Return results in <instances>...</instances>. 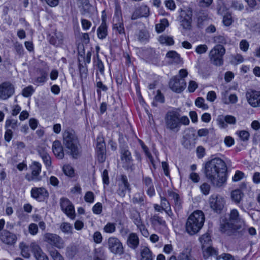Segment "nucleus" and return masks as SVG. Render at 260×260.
Masks as SVG:
<instances>
[{"mask_svg": "<svg viewBox=\"0 0 260 260\" xmlns=\"http://www.w3.org/2000/svg\"><path fill=\"white\" fill-rule=\"evenodd\" d=\"M206 178L215 187L225 185L228 178V168L224 160L215 157L207 161L204 166Z\"/></svg>", "mask_w": 260, "mask_h": 260, "instance_id": "obj_1", "label": "nucleus"}, {"mask_svg": "<svg viewBox=\"0 0 260 260\" xmlns=\"http://www.w3.org/2000/svg\"><path fill=\"white\" fill-rule=\"evenodd\" d=\"M189 119L186 116H181L176 111H168L165 116V127L170 132L177 133L181 125H188Z\"/></svg>", "mask_w": 260, "mask_h": 260, "instance_id": "obj_2", "label": "nucleus"}, {"mask_svg": "<svg viewBox=\"0 0 260 260\" xmlns=\"http://www.w3.org/2000/svg\"><path fill=\"white\" fill-rule=\"evenodd\" d=\"M244 224V220L240 217L238 210L232 209L229 214L228 219L220 224V230L223 233L231 235L240 230Z\"/></svg>", "mask_w": 260, "mask_h": 260, "instance_id": "obj_3", "label": "nucleus"}, {"mask_svg": "<svg viewBox=\"0 0 260 260\" xmlns=\"http://www.w3.org/2000/svg\"><path fill=\"white\" fill-rule=\"evenodd\" d=\"M63 143L74 158H78L81 154V147L77 137L72 129H66L63 133Z\"/></svg>", "mask_w": 260, "mask_h": 260, "instance_id": "obj_4", "label": "nucleus"}, {"mask_svg": "<svg viewBox=\"0 0 260 260\" xmlns=\"http://www.w3.org/2000/svg\"><path fill=\"white\" fill-rule=\"evenodd\" d=\"M205 216L201 210L194 211L188 218L186 223V230L190 235L197 234L204 225Z\"/></svg>", "mask_w": 260, "mask_h": 260, "instance_id": "obj_5", "label": "nucleus"}, {"mask_svg": "<svg viewBox=\"0 0 260 260\" xmlns=\"http://www.w3.org/2000/svg\"><path fill=\"white\" fill-rule=\"evenodd\" d=\"M225 50L221 45H217L209 52V57L212 63L216 66L223 64V56Z\"/></svg>", "mask_w": 260, "mask_h": 260, "instance_id": "obj_6", "label": "nucleus"}, {"mask_svg": "<svg viewBox=\"0 0 260 260\" xmlns=\"http://www.w3.org/2000/svg\"><path fill=\"white\" fill-rule=\"evenodd\" d=\"M29 169L30 172L26 173L25 175V178L28 181L38 182L42 180V177L41 175L42 165L40 162L36 161H33L29 166Z\"/></svg>", "mask_w": 260, "mask_h": 260, "instance_id": "obj_7", "label": "nucleus"}, {"mask_svg": "<svg viewBox=\"0 0 260 260\" xmlns=\"http://www.w3.org/2000/svg\"><path fill=\"white\" fill-rule=\"evenodd\" d=\"M225 201L223 197L218 194H212L209 199L211 209L215 213L220 214L224 209Z\"/></svg>", "mask_w": 260, "mask_h": 260, "instance_id": "obj_8", "label": "nucleus"}, {"mask_svg": "<svg viewBox=\"0 0 260 260\" xmlns=\"http://www.w3.org/2000/svg\"><path fill=\"white\" fill-rule=\"evenodd\" d=\"M180 14L178 19L181 26L185 29H190L192 22V12L190 8L180 10Z\"/></svg>", "mask_w": 260, "mask_h": 260, "instance_id": "obj_9", "label": "nucleus"}, {"mask_svg": "<svg viewBox=\"0 0 260 260\" xmlns=\"http://www.w3.org/2000/svg\"><path fill=\"white\" fill-rule=\"evenodd\" d=\"M43 237L44 241L52 246L58 249H62L64 247L63 239L57 234L46 233L43 235Z\"/></svg>", "mask_w": 260, "mask_h": 260, "instance_id": "obj_10", "label": "nucleus"}, {"mask_svg": "<svg viewBox=\"0 0 260 260\" xmlns=\"http://www.w3.org/2000/svg\"><path fill=\"white\" fill-rule=\"evenodd\" d=\"M113 29L118 32L119 35L124 36L125 30L119 8L116 7L115 12L113 18Z\"/></svg>", "mask_w": 260, "mask_h": 260, "instance_id": "obj_11", "label": "nucleus"}, {"mask_svg": "<svg viewBox=\"0 0 260 260\" xmlns=\"http://www.w3.org/2000/svg\"><path fill=\"white\" fill-rule=\"evenodd\" d=\"M108 246L110 251L115 254L123 253V247L122 243L116 237H111L108 239Z\"/></svg>", "mask_w": 260, "mask_h": 260, "instance_id": "obj_12", "label": "nucleus"}, {"mask_svg": "<svg viewBox=\"0 0 260 260\" xmlns=\"http://www.w3.org/2000/svg\"><path fill=\"white\" fill-rule=\"evenodd\" d=\"M60 205L62 211L70 218L73 219L75 217L74 207L70 201L65 198L60 200Z\"/></svg>", "mask_w": 260, "mask_h": 260, "instance_id": "obj_13", "label": "nucleus"}, {"mask_svg": "<svg viewBox=\"0 0 260 260\" xmlns=\"http://www.w3.org/2000/svg\"><path fill=\"white\" fill-rule=\"evenodd\" d=\"M15 89L10 82H5L0 84V99L5 100L11 97L14 93Z\"/></svg>", "mask_w": 260, "mask_h": 260, "instance_id": "obj_14", "label": "nucleus"}, {"mask_svg": "<svg viewBox=\"0 0 260 260\" xmlns=\"http://www.w3.org/2000/svg\"><path fill=\"white\" fill-rule=\"evenodd\" d=\"M31 196L39 202H43L46 200L49 197L48 190L43 187H33L31 188Z\"/></svg>", "mask_w": 260, "mask_h": 260, "instance_id": "obj_15", "label": "nucleus"}, {"mask_svg": "<svg viewBox=\"0 0 260 260\" xmlns=\"http://www.w3.org/2000/svg\"><path fill=\"white\" fill-rule=\"evenodd\" d=\"M186 83L184 79H179L177 76L173 77L169 82V87L177 93L182 92L186 87Z\"/></svg>", "mask_w": 260, "mask_h": 260, "instance_id": "obj_16", "label": "nucleus"}, {"mask_svg": "<svg viewBox=\"0 0 260 260\" xmlns=\"http://www.w3.org/2000/svg\"><path fill=\"white\" fill-rule=\"evenodd\" d=\"M217 122L221 128H225L228 127V124H235L236 123V118L232 115L223 116L220 115L217 118Z\"/></svg>", "mask_w": 260, "mask_h": 260, "instance_id": "obj_17", "label": "nucleus"}, {"mask_svg": "<svg viewBox=\"0 0 260 260\" xmlns=\"http://www.w3.org/2000/svg\"><path fill=\"white\" fill-rule=\"evenodd\" d=\"M30 247L36 260H49L48 256L38 244L31 243Z\"/></svg>", "mask_w": 260, "mask_h": 260, "instance_id": "obj_18", "label": "nucleus"}, {"mask_svg": "<svg viewBox=\"0 0 260 260\" xmlns=\"http://www.w3.org/2000/svg\"><path fill=\"white\" fill-rule=\"evenodd\" d=\"M248 103L253 107H260V91H251L246 93Z\"/></svg>", "mask_w": 260, "mask_h": 260, "instance_id": "obj_19", "label": "nucleus"}, {"mask_svg": "<svg viewBox=\"0 0 260 260\" xmlns=\"http://www.w3.org/2000/svg\"><path fill=\"white\" fill-rule=\"evenodd\" d=\"M63 36L60 31L53 30L49 35V41L50 44L59 46L63 43Z\"/></svg>", "mask_w": 260, "mask_h": 260, "instance_id": "obj_20", "label": "nucleus"}, {"mask_svg": "<svg viewBox=\"0 0 260 260\" xmlns=\"http://www.w3.org/2000/svg\"><path fill=\"white\" fill-rule=\"evenodd\" d=\"M149 14V8L146 5H142L135 9L132 14L131 19L136 20L141 17H147Z\"/></svg>", "mask_w": 260, "mask_h": 260, "instance_id": "obj_21", "label": "nucleus"}, {"mask_svg": "<svg viewBox=\"0 0 260 260\" xmlns=\"http://www.w3.org/2000/svg\"><path fill=\"white\" fill-rule=\"evenodd\" d=\"M0 239L6 244L13 245L16 243L17 237L15 234L5 230L1 233Z\"/></svg>", "mask_w": 260, "mask_h": 260, "instance_id": "obj_22", "label": "nucleus"}, {"mask_svg": "<svg viewBox=\"0 0 260 260\" xmlns=\"http://www.w3.org/2000/svg\"><path fill=\"white\" fill-rule=\"evenodd\" d=\"M39 155L41 156L45 164L46 167L49 169L51 167V157L47 153V151L45 147H39L38 150Z\"/></svg>", "mask_w": 260, "mask_h": 260, "instance_id": "obj_23", "label": "nucleus"}, {"mask_svg": "<svg viewBox=\"0 0 260 260\" xmlns=\"http://www.w3.org/2000/svg\"><path fill=\"white\" fill-rule=\"evenodd\" d=\"M126 243L127 246L132 249H136L139 245V238L136 233H132L127 237Z\"/></svg>", "mask_w": 260, "mask_h": 260, "instance_id": "obj_24", "label": "nucleus"}, {"mask_svg": "<svg viewBox=\"0 0 260 260\" xmlns=\"http://www.w3.org/2000/svg\"><path fill=\"white\" fill-rule=\"evenodd\" d=\"M130 190L129 184L126 176H121V183L119 184L118 193L121 197H124L126 190Z\"/></svg>", "mask_w": 260, "mask_h": 260, "instance_id": "obj_25", "label": "nucleus"}, {"mask_svg": "<svg viewBox=\"0 0 260 260\" xmlns=\"http://www.w3.org/2000/svg\"><path fill=\"white\" fill-rule=\"evenodd\" d=\"M52 151L57 158L62 159L64 157L63 148L60 141L56 140L53 143Z\"/></svg>", "mask_w": 260, "mask_h": 260, "instance_id": "obj_26", "label": "nucleus"}, {"mask_svg": "<svg viewBox=\"0 0 260 260\" xmlns=\"http://www.w3.org/2000/svg\"><path fill=\"white\" fill-rule=\"evenodd\" d=\"M166 57L170 59L172 63L181 64L183 63L180 55L175 51H169L166 54Z\"/></svg>", "mask_w": 260, "mask_h": 260, "instance_id": "obj_27", "label": "nucleus"}, {"mask_svg": "<svg viewBox=\"0 0 260 260\" xmlns=\"http://www.w3.org/2000/svg\"><path fill=\"white\" fill-rule=\"evenodd\" d=\"M150 222L152 226L156 228L158 226H166V223L162 217L159 216L158 214H154L150 218Z\"/></svg>", "mask_w": 260, "mask_h": 260, "instance_id": "obj_28", "label": "nucleus"}, {"mask_svg": "<svg viewBox=\"0 0 260 260\" xmlns=\"http://www.w3.org/2000/svg\"><path fill=\"white\" fill-rule=\"evenodd\" d=\"M140 260H153V255L150 249L146 246L142 247L140 251Z\"/></svg>", "mask_w": 260, "mask_h": 260, "instance_id": "obj_29", "label": "nucleus"}, {"mask_svg": "<svg viewBox=\"0 0 260 260\" xmlns=\"http://www.w3.org/2000/svg\"><path fill=\"white\" fill-rule=\"evenodd\" d=\"M78 2L81 7V13L86 14L89 13L92 8L91 5L89 4V0H78Z\"/></svg>", "mask_w": 260, "mask_h": 260, "instance_id": "obj_30", "label": "nucleus"}, {"mask_svg": "<svg viewBox=\"0 0 260 260\" xmlns=\"http://www.w3.org/2000/svg\"><path fill=\"white\" fill-rule=\"evenodd\" d=\"M202 250L203 256L205 258H207L210 256L217 255L218 254L217 249L211 246L202 248Z\"/></svg>", "mask_w": 260, "mask_h": 260, "instance_id": "obj_31", "label": "nucleus"}, {"mask_svg": "<svg viewBox=\"0 0 260 260\" xmlns=\"http://www.w3.org/2000/svg\"><path fill=\"white\" fill-rule=\"evenodd\" d=\"M200 242L202 245V248H204L206 247L211 246L212 240L209 234L206 233L200 237Z\"/></svg>", "mask_w": 260, "mask_h": 260, "instance_id": "obj_32", "label": "nucleus"}, {"mask_svg": "<svg viewBox=\"0 0 260 260\" xmlns=\"http://www.w3.org/2000/svg\"><path fill=\"white\" fill-rule=\"evenodd\" d=\"M243 193L239 189L233 190L231 193V197L235 203H239L243 197Z\"/></svg>", "mask_w": 260, "mask_h": 260, "instance_id": "obj_33", "label": "nucleus"}, {"mask_svg": "<svg viewBox=\"0 0 260 260\" xmlns=\"http://www.w3.org/2000/svg\"><path fill=\"white\" fill-rule=\"evenodd\" d=\"M97 34L100 39H104L107 36V27L105 22L103 21L98 28Z\"/></svg>", "mask_w": 260, "mask_h": 260, "instance_id": "obj_34", "label": "nucleus"}, {"mask_svg": "<svg viewBox=\"0 0 260 260\" xmlns=\"http://www.w3.org/2000/svg\"><path fill=\"white\" fill-rule=\"evenodd\" d=\"M158 41L161 44H165L169 46L172 45L174 43L173 38L166 35H162L159 36Z\"/></svg>", "mask_w": 260, "mask_h": 260, "instance_id": "obj_35", "label": "nucleus"}, {"mask_svg": "<svg viewBox=\"0 0 260 260\" xmlns=\"http://www.w3.org/2000/svg\"><path fill=\"white\" fill-rule=\"evenodd\" d=\"M131 218L133 220L134 223L137 226L143 223L140 213L136 210H134L131 212Z\"/></svg>", "mask_w": 260, "mask_h": 260, "instance_id": "obj_36", "label": "nucleus"}, {"mask_svg": "<svg viewBox=\"0 0 260 260\" xmlns=\"http://www.w3.org/2000/svg\"><path fill=\"white\" fill-rule=\"evenodd\" d=\"M121 159L125 162H130L132 161L131 152L126 148H122L120 151Z\"/></svg>", "mask_w": 260, "mask_h": 260, "instance_id": "obj_37", "label": "nucleus"}, {"mask_svg": "<svg viewBox=\"0 0 260 260\" xmlns=\"http://www.w3.org/2000/svg\"><path fill=\"white\" fill-rule=\"evenodd\" d=\"M138 39L141 42H147L149 38L148 32L145 29H142L139 31L137 35Z\"/></svg>", "mask_w": 260, "mask_h": 260, "instance_id": "obj_38", "label": "nucleus"}, {"mask_svg": "<svg viewBox=\"0 0 260 260\" xmlns=\"http://www.w3.org/2000/svg\"><path fill=\"white\" fill-rule=\"evenodd\" d=\"M169 26V22L167 19H163L160 22L156 24L155 29L158 32H162Z\"/></svg>", "mask_w": 260, "mask_h": 260, "instance_id": "obj_39", "label": "nucleus"}, {"mask_svg": "<svg viewBox=\"0 0 260 260\" xmlns=\"http://www.w3.org/2000/svg\"><path fill=\"white\" fill-rule=\"evenodd\" d=\"M103 231L107 234H112L116 231V224L112 222H108L104 227Z\"/></svg>", "mask_w": 260, "mask_h": 260, "instance_id": "obj_40", "label": "nucleus"}, {"mask_svg": "<svg viewBox=\"0 0 260 260\" xmlns=\"http://www.w3.org/2000/svg\"><path fill=\"white\" fill-rule=\"evenodd\" d=\"M61 231L65 234H72L73 228L71 224L68 222H62L60 225Z\"/></svg>", "mask_w": 260, "mask_h": 260, "instance_id": "obj_41", "label": "nucleus"}, {"mask_svg": "<svg viewBox=\"0 0 260 260\" xmlns=\"http://www.w3.org/2000/svg\"><path fill=\"white\" fill-rule=\"evenodd\" d=\"M40 76L38 77L35 79V83H43L45 82L47 79L48 74L44 70L40 71Z\"/></svg>", "mask_w": 260, "mask_h": 260, "instance_id": "obj_42", "label": "nucleus"}, {"mask_svg": "<svg viewBox=\"0 0 260 260\" xmlns=\"http://www.w3.org/2000/svg\"><path fill=\"white\" fill-rule=\"evenodd\" d=\"M195 105L198 107L204 110H206L208 108L207 104H205V100L202 97H199L196 100Z\"/></svg>", "mask_w": 260, "mask_h": 260, "instance_id": "obj_43", "label": "nucleus"}, {"mask_svg": "<svg viewBox=\"0 0 260 260\" xmlns=\"http://www.w3.org/2000/svg\"><path fill=\"white\" fill-rule=\"evenodd\" d=\"M63 173L69 177H73L74 175V170L73 167L69 165H64L62 168Z\"/></svg>", "mask_w": 260, "mask_h": 260, "instance_id": "obj_44", "label": "nucleus"}, {"mask_svg": "<svg viewBox=\"0 0 260 260\" xmlns=\"http://www.w3.org/2000/svg\"><path fill=\"white\" fill-rule=\"evenodd\" d=\"M96 60L94 61L95 66L96 68L97 71H99L101 74H103L104 72V64L101 60L99 58V55L98 54L96 55Z\"/></svg>", "mask_w": 260, "mask_h": 260, "instance_id": "obj_45", "label": "nucleus"}, {"mask_svg": "<svg viewBox=\"0 0 260 260\" xmlns=\"http://www.w3.org/2000/svg\"><path fill=\"white\" fill-rule=\"evenodd\" d=\"M49 254L53 260H64L61 254L56 249L50 251Z\"/></svg>", "mask_w": 260, "mask_h": 260, "instance_id": "obj_46", "label": "nucleus"}, {"mask_svg": "<svg viewBox=\"0 0 260 260\" xmlns=\"http://www.w3.org/2000/svg\"><path fill=\"white\" fill-rule=\"evenodd\" d=\"M132 201L134 204H142L144 201V196L140 193H136L133 197Z\"/></svg>", "mask_w": 260, "mask_h": 260, "instance_id": "obj_47", "label": "nucleus"}, {"mask_svg": "<svg viewBox=\"0 0 260 260\" xmlns=\"http://www.w3.org/2000/svg\"><path fill=\"white\" fill-rule=\"evenodd\" d=\"M154 100L152 103V104L154 106H156V104H155V102H158L159 103H164L165 99L164 95L161 94L160 91L159 90H157L156 91V94L154 97Z\"/></svg>", "mask_w": 260, "mask_h": 260, "instance_id": "obj_48", "label": "nucleus"}, {"mask_svg": "<svg viewBox=\"0 0 260 260\" xmlns=\"http://www.w3.org/2000/svg\"><path fill=\"white\" fill-rule=\"evenodd\" d=\"M20 247L21 248V255L25 258H29L30 254L29 251L28 247L24 245H22V244H21Z\"/></svg>", "mask_w": 260, "mask_h": 260, "instance_id": "obj_49", "label": "nucleus"}, {"mask_svg": "<svg viewBox=\"0 0 260 260\" xmlns=\"http://www.w3.org/2000/svg\"><path fill=\"white\" fill-rule=\"evenodd\" d=\"M240 139L243 141H247L249 138V133L246 131H241L237 132Z\"/></svg>", "mask_w": 260, "mask_h": 260, "instance_id": "obj_50", "label": "nucleus"}, {"mask_svg": "<svg viewBox=\"0 0 260 260\" xmlns=\"http://www.w3.org/2000/svg\"><path fill=\"white\" fill-rule=\"evenodd\" d=\"M34 92V89L32 86H28L24 88L22 90V95L24 97L30 96Z\"/></svg>", "mask_w": 260, "mask_h": 260, "instance_id": "obj_51", "label": "nucleus"}, {"mask_svg": "<svg viewBox=\"0 0 260 260\" xmlns=\"http://www.w3.org/2000/svg\"><path fill=\"white\" fill-rule=\"evenodd\" d=\"M208 48V46L206 44L200 45L197 46L195 51L199 54H202L206 53Z\"/></svg>", "mask_w": 260, "mask_h": 260, "instance_id": "obj_52", "label": "nucleus"}, {"mask_svg": "<svg viewBox=\"0 0 260 260\" xmlns=\"http://www.w3.org/2000/svg\"><path fill=\"white\" fill-rule=\"evenodd\" d=\"M5 126L7 128L15 129L17 126V121L14 119H8L6 121Z\"/></svg>", "mask_w": 260, "mask_h": 260, "instance_id": "obj_53", "label": "nucleus"}, {"mask_svg": "<svg viewBox=\"0 0 260 260\" xmlns=\"http://www.w3.org/2000/svg\"><path fill=\"white\" fill-rule=\"evenodd\" d=\"M213 41L215 43L225 44L227 43L226 39L223 36H217L213 38Z\"/></svg>", "mask_w": 260, "mask_h": 260, "instance_id": "obj_54", "label": "nucleus"}, {"mask_svg": "<svg viewBox=\"0 0 260 260\" xmlns=\"http://www.w3.org/2000/svg\"><path fill=\"white\" fill-rule=\"evenodd\" d=\"M94 196L93 193L90 191H87L84 196V200L87 203H93L94 202Z\"/></svg>", "mask_w": 260, "mask_h": 260, "instance_id": "obj_55", "label": "nucleus"}, {"mask_svg": "<svg viewBox=\"0 0 260 260\" xmlns=\"http://www.w3.org/2000/svg\"><path fill=\"white\" fill-rule=\"evenodd\" d=\"M96 152L106 151L105 143L103 140L98 141L96 146Z\"/></svg>", "mask_w": 260, "mask_h": 260, "instance_id": "obj_56", "label": "nucleus"}, {"mask_svg": "<svg viewBox=\"0 0 260 260\" xmlns=\"http://www.w3.org/2000/svg\"><path fill=\"white\" fill-rule=\"evenodd\" d=\"M138 229L140 230L142 235L145 237H148L149 235V233L148 232V231L146 228L144 224L143 223L140 224V225H138L137 226Z\"/></svg>", "mask_w": 260, "mask_h": 260, "instance_id": "obj_57", "label": "nucleus"}, {"mask_svg": "<svg viewBox=\"0 0 260 260\" xmlns=\"http://www.w3.org/2000/svg\"><path fill=\"white\" fill-rule=\"evenodd\" d=\"M221 258L223 260H235L234 256H233L230 253H225L221 254L219 256H217L216 258L217 260H219Z\"/></svg>", "mask_w": 260, "mask_h": 260, "instance_id": "obj_58", "label": "nucleus"}, {"mask_svg": "<svg viewBox=\"0 0 260 260\" xmlns=\"http://www.w3.org/2000/svg\"><path fill=\"white\" fill-rule=\"evenodd\" d=\"M28 231L32 235H35L38 233V227L35 223H31L28 226Z\"/></svg>", "mask_w": 260, "mask_h": 260, "instance_id": "obj_59", "label": "nucleus"}, {"mask_svg": "<svg viewBox=\"0 0 260 260\" xmlns=\"http://www.w3.org/2000/svg\"><path fill=\"white\" fill-rule=\"evenodd\" d=\"M223 23L225 26H230L233 22L232 17L231 14H226L223 18Z\"/></svg>", "mask_w": 260, "mask_h": 260, "instance_id": "obj_60", "label": "nucleus"}, {"mask_svg": "<svg viewBox=\"0 0 260 260\" xmlns=\"http://www.w3.org/2000/svg\"><path fill=\"white\" fill-rule=\"evenodd\" d=\"M103 206L101 203H97L95 204L93 208L92 211L94 214H100L102 211Z\"/></svg>", "mask_w": 260, "mask_h": 260, "instance_id": "obj_61", "label": "nucleus"}, {"mask_svg": "<svg viewBox=\"0 0 260 260\" xmlns=\"http://www.w3.org/2000/svg\"><path fill=\"white\" fill-rule=\"evenodd\" d=\"M202 192L205 195L209 194L210 190V185L207 183H204L200 186Z\"/></svg>", "mask_w": 260, "mask_h": 260, "instance_id": "obj_62", "label": "nucleus"}, {"mask_svg": "<svg viewBox=\"0 0 260 260\" xmlns=\"http://www.w3.org/2000/svg\"><path fill=\"white\" fill-rule=\"evenodd\" d=\"M93 239L95 243H101L103 240V237L100 232H95L93 235Z\"/></svg>", "mask_w": 260, "mask_h": 260, "instance_id": "obj_63", "label": "nucleus"}, {"mask_svg": "<svg viewBox=\"0 0 260 260\" xmlns=\"http://www.w3.org/2000/svg\"><path fill=\"white\" fill-rule=\"evenodd\" d=\"M14 48L17 53L21 56L23 54L24 49L22 45L18 42H16L14 44Z\"/></svg>", "mask_w": 260, "mask_h": 260, "instance_id": "obj_64", "label": "nucleus"}]
</instances>
